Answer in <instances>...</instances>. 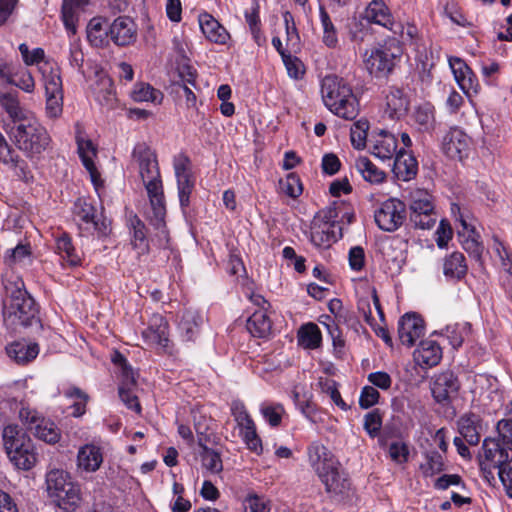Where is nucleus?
Here are the masks:
<instances>
[{"instance_id": "58", "label": "nucleus", "mask_w": 512, "mask_h": 512, "mask_svg": "<svg viewBox=\"0 0 512 512\" xmlns=\"http://www.w3.org/2000/svg\"><path fill=\"white\" fill-rule=\"evenodd\" d=\"M502 445L512 451V419H502L496 425Z\"/></svg>"}, {"instance_id": "27", "label": "nucleus", "mask_w": 512, "mask_h": 512, "mask_svg": "<svg viewBox=\"0 0 512 512\" xmlns=\"http://www.w3.org/2000/svg\"><path fill=\"white\" fill-rule=\"evenodd\" d=\"M110 24L101 17L92 18L87 25V39L91 45L102 47L108 43L110 38Z\"/></svg>"}, {"instance_id": "31", "label": "nucleus", "mask_w": 512, "mask_h": 512, "mask_svg": "<svg viewBox=\"0 0 512 512\" xmlns=\"http://www.w3.org/2000/svg\"><path fill=\"white\" fill-rule=\"evenodd\" d=\"M484 460L493 464L494 468H498L508 458L507 450L502 443L493 438H485L482 444Z\"/></svg>"}, {"instance_id": "17", "label": "nucleus", "mask_w": 512, "mask_h": 512, "mask_svg": "<svg viewBox=\"0 0 512 512\" xmlns=\"http://www.w3.org/2000/svg\"><path fill=\"white\" fill-rule=\"evenodd\" d=\"M457 424L460 436L469 445L476 446L479 444L482 431V419L479 415L466 413L459 418Z\"/></svg>"}, {"instance_id": "37", "label": "nucleus", "mask_w": 512, "mask_h": 512, "mask_svg": "<svg viewBox=\"0 0 512 512\" xmlns=\"http://www.w3.org/2000/svg\"><path fill=\"white\" fill-rule=\"evenodd\" d=\"M202 323L201 315L194 310H185L179 322V329L185 340H193Z\"/></svg>"}, {"instance_id": "28", "label": "nucleus", "mask_w": 512, "mask_h": 512, "mask_svg": "<svg viewBox=\"0 0 512 512\" xmlns=\"http://www.w3.org/2000/svg\"><path fill=\"white\" fill-rule=\"evenodd\" d=\"M468 271L465 256L460 252H453L446 256L443 262V273L450 280H461Z\"/></svg>"}, {"instance_id": "7", "label": "nucleus", "mask_w": 512, "mask_h": 512, "mask_svg": "<svg viewBox=\"0 0 512 512\" xmlns=\"http://www.w3.org/2000/svg\"><path fill=\"white\" fill-rule=\"evenodd\" d=\"M409 222L419 229H430L436 222L432 196L428 191L415 189L409 193Z\"/></svg>"}, {"instance_id": "39", "label": "nucleus", "mask_w": 512, "mask_h": 512, "mask_svg": "<svg viewBox=\"0 0 512 512\" xmlns=\"http://www.w3.org/2000/svg\"><path fill=\"white\" fill-rule=\"evenodd\" d=\"M4 264L10 268L15 266H27L31 264V249L29 245L18 244L7 251Z\"/></svg>"}, {"instance_id": "56", "label": "nucleus", "mask_w": 512, "mask_h": 512, "mask_svg": "<svg viewBox=\"0 0 512 512\" xmlns=\"http://www.w3.org/2000/svg\"><path fill=\"white\" fill-rule=\"evenodd\" d=\"M382 427V417L378 409L367 413L364 417V429L370 437L378 436Z\"/></svg>"}, {"instance_id": "22", "label": "nucleus", "mask_w": 512, "mask_h": 512, "mask_svg": "<svg viewBox=\"0 0 512 512\" xmlns=\"http://www.w3.org/2000/svg\"><path fill=\"white\" fill-rule=\"evenodd\" d=\"M199 26L205 37L211 42L224 44L229 38L226 29L208 13L199 15Z\"/></svg>"}, {"instance_id": "34", "label": "nucleus", "mask_w": 512, "mask_h": 512, "mask_svg": "<svg viewBox=\"0 0 512 512\" xmlns=\"http://www.w3.org/2000/svg\"><path fill=\"white\" fill-rule=\"evenodd\" d=\"M247 330L254 337L264 338L272 329V322L264 310L255 311L247 320Z\"/></svg>"}, {"instance_id": "25", "label": "nucleus", "mask_w": 512, "mask_h": 512, "mask_svg": "<svg viewBox=\"0 0 512 512\" xmlns=\"http://www.w3.org/2000/svg\"><path fill=\"white\" fill-rule=\"evenodd\" d=\"M6 352L17 364L24 365L37 357L39 348L36 343L16 341L6 347Z\"/></svg>"}, {"instance_id": "33", "label": "nucleus", "mask_w": 512, "mask_h": 512, "mask_svg": "<svg viewBox=\"0 0 512 512\" xmlns=\"http://www.w3.org/2000/svg\"><path fill=\"white\" fill-rule=\"evenodd\" d=\"M77 145H78V153L82 160V163H83L84 167L87 169V171L89 172V174L92 178V181L95 183L97 177H99V173H98L96 166L94 164V161H93L94 157L97 154L96 147L94 146V144L92 143L91 140H89V139L85 140V139H81L79 137L77 138Z\"/></svg>"}, {"instance_id": "19", "label": "nucleus", "mask_w": 512, "mask_h": 512, "mask_svg": "<svg viewBox=\"0 0 512 512\" xmlns=\"http://www.w3.org/2000/svg\"><path fill=\"white\" fill-rule=\"evenodd\" d=\"M413 356L418 365L422 367H433L440 362L442 351L435 341L423 340L414 351Z\"/></svg>"}, {"instance_id": "26", "label": "nucleus", "mask_w": 512, "mask_h": 512, "mask_svg": "<svg viewBox=\"0 0 512 512\" xmlns=\"http://www.w3.org/2000/svg\"><path fill=\"white\" fill-rule=\"evenodd\" d=\"M342 227L332 228L331 225L312 224L311 241L319 247H329L331 243L342 238Z\"/></svg>"}, {"instance_id": "61", "label": "nucleus", "mask_w": 512, "mask_h": 512, "mask_svg": "<svg viewBox=\"0 0 512 512\" xmlns=\"http://www.w3.org/2000/svg\"><path fill=\"white\" fill-rule=\"evenodd\" d=\"M131 225L133 228V241L132 244L135 248L144 249L145 241H146V233H145V225L144 223L135 216L131 221Z\"/></svg>"}, {"instance_id": "14", "label": "nucleus", "mask_w": 512, "mask_h": 512, "mask_svg": "<svg viewBox=\"0 0 512 512\" xmlns=\"http://www.w3.org/2000/svg\"><path fill=\"white\" fill-rule=\"evenodd\" d=\"M396 149L397 139L386 130H380L369 139V151L379 159H391Z\"/></svg>"}, {"instance_id": "29", "label": "nucleus", "mask_w": 512, "mask_h": 512, "mask_svg": "<svg viewBox=\"0 0 512 512\" xmlns=\"http://www.w3.org/2000/svg\"><path fill=\"white\" fill-rule=\"evenodd\" d=\"M364 17L371 23H375L392 30V16L385 3L381 0L371 1L365 9Z\"/></svg>"}, {"instance_id": "40", "label": "nucleus", "mask_w": 512, "mask_h": 512, "mask_svg": "<svg viewBox=\"0 0 512 512\" xmlns=\"http://www.w3.org/2000/svg\"><path fill=\"white\" fill-rule=\"evenodd\" d=\"M322 340L319 327L314 323L303 325L298 332L299 343L307 349H316Z\"/></svg>"}, {"instance_id": "60", "label": "nucleus", "mask_w": 512, "mask_h": 512, "mask_svg": "<svg viewBox=\"0 0 512 512\" xmlns=\"http://www.w3.org/2000/svg\"><path fill=\"white\" fill-rule=\"evenodd\" d=\"M497 469L499 478L506 489L507 496L512 498V458H508Z\"/></svg>"}, {"instance_id": "47", "label": "nucleus", "mask_w": 512, "mask_h": 512, "mask_svg": "<svg viewBox=\"0 0 512 512\" xmlns=\"http://www.w3.org/2000/svg\"><path fill=\"white\" fill-rule=\"evenodd\" d=\"M420 470L424 477H431L444 470V461L442 455L437 451L428 452L425 456V462L420 465Z\"/></svg>"}, {"instance_id": "45", "label": "nucleus", "mask_w": 512, "mask_h": 512, "mask_svg": "<svg viewBox=\"0 0 512 512\" xmlns=\"http://www.w3.org/2000/svg\"><path fill=\"white\" fill-rule=\"evenodd\" d=\"M132 98L137 102L150 101L153 103H160L163 94L154 89L151 85L146 83L136 84L132 91Z\"/></svg>"}, {"instance_id": "43", "label": "nucleus", "mask_w": 512, "mask_h": 512, "mask_svg": "<svg viewBox=\"0 0 512 512\" xmlns=\"http://www.w3.org/2000/svg\"><path fill=\"white\" fill-rule=\"evenodd\" d=\"M0 105L5 109L9 116L15 122H21L27 117L24 116V112L19 105L17 95L13 93H0Z\"/></svg>"}, {"instance_id": "13", "label": "nucleus", "mask_w": 512, "mask_h": 512, "mask_svg": "<svg viewBox=\"0 0 512 512\" xmlns=\"http://www.w3.org/2000/svg\"><path fill=\"white\" fill-rule=\"evenodd\" d=\"M460 383L451 371L440 373L432 387V395L436 402L445 404L457 396Z\"/></svg>"}, {"instance_id": "5", "label": "nucleus", "mask_w": 512, "mask_h": 512, "mask_svg": "<svg viewBox=\"0 0 512 512\" xmlns=\"http://www.w3.org/2000/svg\"><path fill=\"white\" fill-rule=\"evenodd\" d=\"M12 135L16 146L28 157L41 154L50 144L47 130L33 118H26L15 124Z\"/></svg>"}, {"instance_id": "11", "label": "nucleus", "mask_w": 512, "mask_h": 512, "mask_svg": "<svg viewBox=\"0 0 512 512\" xmlns=\"http://www.w3.org/2000/svg\"><path fill=\"white\" fill-rule=\"evenodd\" d=\"M471 139L459 127H451L442 138V151L451 159L462 160L467 156Z\"/></svg>"}, {"instance_id": "38", "label": "nucleus", "mask_w": 512, "mask_h": 512, "mask_svg": "<svg viewBox=\"0 0 512 512\" xmlns=\"http://www.w3.org/2000/svg\"><path fill=\"white\" fill-rule=\"evenodd\" d=\"M355 167L362 177L372 184L382 183L385 179L386 174L367 157L358 158Z\"/></svg>"}, {"instance_id": "62", "label": "nucleus", "mask_w": 512, "mask_h": 512, "mask_svg": "<svg viewBox=\"0 0 512 512\" xmlns=\"http://www.w3.org/2000/svg\"><path fill=\"white\" fill-rule=\"evenodd\" d=\"M493 248L500 259L502 268L512 275V257L507 248L498 239H495Z\"/></svg>"}, {"instance_id": "32", "label": "nucleus", "mask_w": 512, "mask_h": 512, "mask_svg": "<svg viewBox=\"0 0 512 512\" xmlns=\"http://www.w3.org/2000/svg\"><path fill=\"white\" fill-rule=\"evenodd\" d=\"M448 61L459 86L463 90L471 89L473 87L475 75L470 67L459 57H449Z\"/></svg>"}, {"instance_id": "46", "label": "nucleus", "mask_w": 512, "mask_h": 512, "mask_svg": "<svg viewBox=\"0 0 512 512\" xmlns=\"http://www.w3.org/2000/svg\"><path fill=\"white\" fill-rule=\"evenodd\" d=\"M38 461V453L36 452L33 442H30V447H25L19 451V454L13 459V464L16 468L21 470H30L35 466Z\"/></svg>"}, {"instance_id": "15", "label": "nucleus", "mask_w": 512, "mask_h": 512, "mask_svg": "<svg viewBox=\"0 0 512 512\" xmlns=\"http://www.w3.org/2000/svg\"><path fill=\"white\" fill-rule=\"evenodd\" d=\"M3 441L6 453L11 462L14 456L25 447H30L31 438L17 425H7L3 430Z\"/></svg>"}, {"instance_id": "41", "label": "nucleus", "mask_w": 512, "mask_h": 512, "mask_svg": "<svg viewBox=\"0 0 512 512\" xmlns=\"http://www.w3.org/2000/svg\"><path fill=\"white\" fill-rule=\"evenodd\" d=\"M199 446L202 451L200 452V458L203 468L213 474L220 473L223 470V463L220 453L207 447L199 440Z\"/></svg>"}, {"instance_id": "12", "label": "nucleus", "mask_w": 512, "mask_h": 512, "mask_svg": "<svg viewBox=\"0 0 512 512\" xmlns=\"http://www.w3.org/2000/svg\"><path fill=\"white\" fill-rule=\"evenodd\" d=\"M424 321L416 313H406L398 322V336L403 345L411 347L424 335Z\"/></svg>"}, {"instance_id": "3", "label": "nucleus", "mask_w": 512, "mask_h": 512, "mask_svg": "<svg viewBox=\"0 0 512 512\" xmlns=\"http://www.w3.org/2000/svg\"><path fill=\"white\" fill-rule=\"evenodd\" d=\"M6 290L10 293L3 303V321L7 329L17 332L39 324L38 307L33 297L24 288L22 281L15 282L14 286Z\"/></svg>"}, {"instance_id": "30", "label": "nucleus", "mask_w": 512, "mask_h": 512, "mask_svg": "<svg viewBox=\"0 0 512 512\" xmlns=\"http://www.w3.org/2000/svg\"><path fill=\"white\" fill-rule=\"evenodd\" d=\"M89 3V0H63L61 17L67 31L76 33L79 12Z\"/></svg>"}, {"instance_id": "16", "label": "nucleus", "mask_w": 512, "mask_h": 512, "mask_svg": "<svg viewBox=\"0 0 512 512\" xmlns=\"http://www.w3.org/2000/svg\"><path fill=\"white\" fill-rule=\"evenodd\" d=\"M110 39L119 46L131 44L135 40L136 28L131 18L121 16L109 26Z\"/></svg>"}, {"instance_id": "57", "label": "nucleus", "mask_w": 512, "mask_h": 512, "mask_svg": "<svg viewBox=\"0 0 512 512\" xmlns=\"http://www.w3.org/2000/svg\"><path fill=\"white\" fill-rule=\"evenodd\" d=\"M63 110V93L46 94V113L50 118H57Z\"/></svg>"}, {"instance_id": "18", "label": "nucleus", "mask_w": 512, "mask_h": 512, "mask_svg": "<svg viewBox=\"0 0 512 512\" xmlns=\"http://www.w3.org/2000/svg\"><path fill=\"white\" fill-rule=\"evenodd\" d=\"M418 172V162L416 158L404 149H400L395 156L393 164V173L395 177L402 181H410L415 178Z\"/></svg>"}, {"instance_id": "53", "label": "nucleus", "mask_w": 512, "mask_h": 512, "mask_svg": "<svg viewBox=\"0 0 512 512\" xmlns=\"http://www.w3.org/2000/svg\"><path fill=\"white\" fill-rule=\"evenodd\" d=\"M279 187L284 194L291 198H297L303 191L300 178L295 173H289L285 179H281Z\"/></svg>"}, {"instance_id": "44", "label": "nucleus", "mask_w": 512, "mask_h": 512, "mask_svg": "<svg viewBox=\"0 0 512 512\" xmlns=\"http://www.w3.org/2000/svg\"><path fill=\"white\" fill-rule=\"evenodd\" d=\"M320 20L323 28V43L329 48H335L338 43L337 30L323 6H320Z\"/></svg>"}, {"instance_id": "20", "label": "nucleus", "mask_w": 512, "mask_h": 512, "mask_svg": "<svg viewBox=\"0 0 512 512\" xmlns=\"http://www.w3.org/2000/svg\"><path fill=\"white\" fill-rule=\"evenodd\" d=\"M143 337L149 343L166 350L169 346L167 322L161 316H154L152 323L143 331Z\"/></svg>"}, {"instance_id": "35", "label": "nucleus", "mask_w": 512, "mask_h": 512, "mask_svg": "<svg viewBox=\"0 0 512 512\" xmlns=\"http://www.w3.org/2000/svg\"><path fill=\"white\" fill-rule=\"evenodd\" d=\"M55 249L61 259L69 266L75 267L80 265L81 258L76 253L71 238L67 234L63 233L56 239Z\"/></svg>"}, {"instance_id": "52", "label": "nucleus", "mask_w": 512, "mask_h": 512, "mask_svg": "<svg viewBox=\"0 0 512 512\" xmlns=\"http://www.w3.org/2000/svg\"><path fill=\"white\" fill-rule=\"evenodd\" d=\"M195 186V179L191 176H180L177 178L178 196L182 208H186L190 203V195Z\"/></svg>"}, {"instance_id": "1", "label": "nucleus", "mask_w": 512, "mask_h": 512, "mask_svg": "<svg viewBox=\"0 0 512 512\" xmlns=\"http://www.w3.org/2000/svg\"><path fill=\"white\" fill-rule=\"evenodd\" d=\"M133 158L138 162L139 174L149 197L148 220L156 229L163 231L166 206L156 155L145 144H139L133 150Z\"/></svg>"}, {"instance_id": "8", "label": "nucleus", "mask_w": 512, "mask_h": 512, "mask_svg": "<svg viewBox=\"0 0 512 512\" xmlns=\"http://www.w3.org/2000/svg\"><path fill=\"white\" fill-rule=\"evenodd\" d=\"M19 419L38 439L49 444L59 441L61 433L58 427L55 423L46 420L37 410L22 405L19 410Z\"/></svg>"}, {"instance_id": "24", "label": "nucleus", "mask_w": 512, "mask_h": 512, "mask_svg": "<svg viewBox=\"0 0 512 512\" xmlns=\"http://www.w3.org/2000/svg\"><path fill=\"white\" fill-rule=\"evenodd\" d=\"M45 87V94L63 93L60 68L55 62H43L39 66Z\"/></svg>"}, {"instance_id": "59", "label": "nucleus", "mask_w": 512, "mask_h": 512, "mask_svg": "<svg viewBox=\"0 0 512 512\" xmlns=\"http://www.w3.org/2000/svg\"><path fill=\"white\" fill-rule=\"evenodd\" d=\"M282 60L290 77L294 79H299L304 75L305 68L302 61L299 58L289 54L284 55V59Z\"/></svg>"}, {"instance_id": "23", "label": "nucleus", "mask_w": 512, "mask_h": 512, "mask_svg": "<svg viewBox=\"0 0 512 512\" xmlns=\"http://www.w3.org/2000/svg\"><path fill=\"white\" fill-rule=\"evenodd\" d=\"M409 107L408 97L398 87H391L386 95V113L392 119L404 116Z\"/></svg>"}, {"instance_id": "50", "label": "nucleus", "mask_w": 512, "mask_h": 512, "mask_svg": "<svg viewBox=\"0 0 512 512\" xmlns=\"http://www.w3.org/2000/svg\"><path fill=\"white\" fill-rule=\"evenodd\" d=\"M415 122L423 131H428L433 127L434 109L429 103L418 106L413 114Z\"/></svg>"}, {"instance_id": "54", "label": "nucleus", "mask_w": 512, "mask_h": 512, "mask_svg": "<svg viewBox=\"0 0 512 512\" xmlns=\"http://www.w3.org/2000/svg\"><path fill=\"white\" fill-rule=\"evenodd\" d=\"M338 218V204L334 202L329 207H326L320 210L314 218V223H319L322 225H331L332 228L338 229L341 227L340 224L336 221Z\"/></svg>"}, {"instance_id": "51", "label": "nucleus", "mask_w": 512, "mask_h": 512, "mask_svg": "<svg viewBox=\"0 0 512 512\" xmlns=\"http://www.w3.org/2000/svg\"><path fill=\"white\" fill-rule=\"evenodd\" d=\"M135 385L136 382L134 384H127V380H122V383L118 389V393L121 401L127 406L128 409L139 413L141 411V406L137 396L133 393L132 390Z\"/></svg>"}, {"instance_id": "2", "label": "nucleus", "mask_w": 512, "mask_h": 512, "mask_svg": "<svg viewBox=\"0 0 512 512\" xmlns=\"http://www.w3.org/2000/svg\"><path fill=\"white\" fill-rule=\"evenodd\" d=\"M308 459L327 493L336 498H344L349 495L350 479L327 447L319 443H312L308 447Z\"/></svg>"}, {"instance_id": "21", "label": "nucleus", "mask_w": 512, "mask_h": 512, "mask_svg": "<svg viewBox=\"0 0 512 512\" xmlns=\"http://www.w3.org/2000/svg\"><path fill=\"white\" fill-rule=\"evenodd\" d=\"M103 462L101 449L94 444L82 446L77 455L78 468L86 472L97 471Z\"/></svg>"}, {"instance_id": "9", "label": "nucleus", "mask_w": 512, "mask_h": 512, "mask_svg": "<svg viewBox=\"0 0 512 512\" xmlns=\"http://www.w3.org/2000/svg\"><path fill=\"white\" fill-rule=\"evenodd\" d=\"M374 218L381 230L396 231L406 219V206L398 199H388L375 211Z\"/></svg>"}, {"instance_id": "42", "label": "nucleus", "mask_w": 512, "mask_h": 512, "mask_svg": "<svg viewBox=\"0 0 512 512\" xmlns=\"http://www.w3.org/2000/svg\"><path fill=\"white\" fill-rule=\"evenodd\" d=\"M70 482L68 474L63 470L54 469L46 475L47 490L50 497H54L61 492Z\"/></svg>"}, {"instance_id": "63", "label": "nucleus", "mask_w": 512, "mask_h": 512, "mask_svg": "<svg viewBox=\"0 0 512 512\" xmlns=\"http://www.w3.org/2000/svg\"><path fill=\"white\" fill-rule=\"evenodd\" d=\"M379 392L376 388L372 386H365L362 389L360 398H359V405L363 409H368L375 405L378 402L379 399Z\"/></svg>"}, {"instance_id": "4", "label": "nucleus", "mask_w": 512, "mask_h": 512, "mask_svg": "<svg viewBox=\"0 0 512 512\" xmlns=\"http://www.w3.org/2000/svg\"><path fill=\"white\" fill-rule=\"evenodd\" d=\"M325 106L336 116L354 120L359 114V102L350 85L335 75L325 76L321 83Z\"/></svg>"}, {"instance_id": "10", "label": "nucleus", "mask_w": 512, "mask_h": 512, "mask_svg": "<svg viewBox=\"0 0 512 512\" xmlns=\"http://www.w3.org/2000/svg\"><path fill=\"white\" fill-rule=\"evenodd\" d=\"M73 213L81 229L88 232H97L101 235L108 233L109 223L107 220L105 218L100 219L96 214L95 207L85 199H77L74 204Z\"/></svg>"}, {"instance_id": "49", "label": "nucleus", "mask_w": 512, "mask_h": 512, "mask_svg": "<svg viewBox=\"0 0 512 512\" xmlns=\"http://www.w3.org/2000/svg\"><path fill=\"white\" fill-rule=\"evenodd\" d=\"M65 396L68 398H73L75 401L70 406L72 409L71 415L74 417H80L86 412V403L89 399V396L83 392L81 389L77 387H73L68 389L65 392Z\"/></svg>"}, {"instance_id": "6", "label": "nucleus", "mask_w": 512, "mask_h": 512, "mask_svg": "<svg viewBox=\"0 0 512 512\" xmlns=\"http://www.w3.org/2000/svg\"><path fill=\"white\" fill-rule=\"evenodd\" d=\"M401 49L398 45H384L367 50L364 54L366 70L377 78L388 76L400 57Z\"/></svg>"}, {"instance_id": "48", "label": "nucleus", "mask_w": 512, "mask_h": 512, "mask_svg": "<svg viewBox=\"0 0 512 512\" xmlns=\"http://www.w3.org/2000/svg\"><path fill=\"white\" fill-rule=\"evenodd\" d=\"M479 238V234L474 232L459 239L463 249L469 254V256L476 261L481 262L484 247L479 241Z\"/></svg>"}, {"instance_id": "55", "label": "nucleus", "mask_w": 512, "mask_h": 512, "mask_svg": "<svg viewBox=\"0 0 512 512\" xmlns=\"http://www.w3.org/2000/svg\"><path fill=\"white\" fill-rule=\"evenodd\" d=\"M369 123L366 120L355 122L351 128V142L354 148L362 149L365 147Z\"/></svg>"}, {"instance_id": "64", "label": "nucleus", "mask_w": 512, "mask_h": 512, "mask_svg": "<svg viewBox=\"0 0 512 512\" xmlns=\"http://www.w3.org/2000/svg\"><path fill=\"white\" fill-rule=\"evenodd\" d=\"M245 512H269L265 500L257 495H250L244 501Z\"/></svg>"}, {"instance_id": "36", "label": "nucleus", "mask_w": 512, "mask_h": 512, "mask_svg": "<svg viewBox=\"0 0 512 512\" xmlns=\"http://www.w3.org/2000/svg\"><path fill=\"white\" fill-rule=\"evenodd\" d=\"M56 504L64 510L75 509L80 502V489L78 485L70 482L65 488L54 497Z\"/></svg>"}]
</instances>
